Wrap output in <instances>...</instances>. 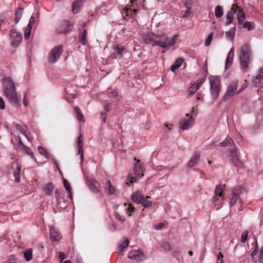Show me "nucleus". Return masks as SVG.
I'll return each mask as SVG.
<instances>
[{"label":"nucleus","mask_w":263,"mask_h":263,"mask_svg":"<svg viewBox=\"0 0 263 263\" xmlns=\"http://www.w3.org/2000/svg\"><path fill=\"white\" fill-rule=\"evenodd\" d=\"M145 44L151 45L152 46H158L165 49H169L176 43L175 37H168L165 34L158 35L153 33H148L143 37Z\"/></svg>","instance_id":"nucleus-1"},{"label":"nucleus","mask_w":263,"mask_h":263,"mask_svg":"<svg viewBox=\"0 0 263 263\" xmlns=\"http://www.w3.org/2000/svg\"><path fill=\"white\" fill-rule=\"evenodd\" d=\"M3 88L4 96L12 105L18 106L21 105V98L17 96L13 80L10 77L3 79Z\"/></svg>","instance_id":"nucleus-2"},{"label":"nucleus","mask_w":263,"mask_h":263,"mask_svg":"<svg viewBox=\"0 0 263 263\" xmlns=\"http://www.w3.org/2000/svg\"><path fill=\"white\" fill-rule=\"evenodd\" d=\"M252 51L248 44H245L241 46L239 53V61L241 68L246 70L251 62Z\"/></svg>","instance_id":"nucleus-3"},{"label":"nucleus","mask_w":263,"mask_h":263,"mask_svg":"<svg viewBox=\"0 0 263 263\" xmlns=\"http://www.w3.org/2000/svg\"><path fill=\"white\" fill-rule=\"evenodd\" d=\"M244 189L241 186H236L232 190L231 193L229 196L230 206L235 205L237 202L241 203L240 195L242 193Z\"/></svg>","instance_id":"nucleus-4"},{"label":"nucleus","mask_w":263,"mask_h":263,"mask_svg":"<svg viewBox=\"0 0 263 263\" xmlns=\"http://www.w3.org/2000/svg\"><path fill=\"white\" fill-rule=\"evenodd\" d=\"M134 160L136 161V162L135 164L134 167L135 177L132 176V174L129 175L128 176V179L132 183L136 182L137 180L141 178L144 175L143 168L141 164L140 163V160L137 159L136 158H134Z\"/></svg>","instance_id":"nucleus-5"},{"label":"nucleus","mask_w":263,"mask_h":263,"mask_svg":"<svg viewBox=\"0 0 263 263\" xmlns=\"http://www.w3.org/2000/svg\"><path fill=\"white\" fill-rule=\"evenodd\" d=\"M237 88L238 81H234L232 82L227 87L226 92L223 97V101H227L231 97L233 96L236 93L238 94L242 91V89H241L236 92Z\"/></svg>","instance_id":"nucleus-6"},{"label":"nucleus","mask_w":263,"mask_h":263,"mask_svg":"<svg viewBox=\"0 0 263 263\" xmlns=\"http://www.w3.org/2000/svg\"><path fill=\"white\" fill-rule=\"evenodd\" d=\"M63 52V46L58 45L53 48L48 55V61L51 64L55 63Z\"/></svg>","instance_id":"nucleus-7"},{"label":"nucleus","mask_w":263,"mask_h":263,"mask_svg":"<svg viewBox=\"0 0 263 263\" xmlns=\"http://www.w3.org/2000/svg\"><path fill=\"white\" fill-rule=\"evenodd\" d=\"M10 39L11 45L13 47H16L20 44L22 41V35L15 29H12L10 30Z\"/></svg>","instance_id":"nucleus-8"},{"label":"nucleus","mask_w":263,"mask_h":263,"mask_svg":"<svg viewBox=\"0 0 263 263\" xmlns=\"http://www.w3.org/2000/svg\"><path fill=\"white\" fill-rule=\"evenodd\" d=\"M194 119L193 117H189L188 114H185V117L182 118L180 122V127L183 130H187L191 128L194 124Z\"/></svg>","instance_id":"nucleus-9"},{"label":"nucleus","mask_w":263,"mask_h":263,"mask_svg":"<svg viewBox=\"0 0 263 263\" xmlns=\"http://www.w3.org/2000/svg\"><path fill=\"white\" fill-rule=\"evenodd\" d=\"M128 257L134 259L138 262L142 261L146 258L145 255L139 251H130L128 254Z\"/></svg>","instance_id":"nucleus-10"},{"label":"nucleus","mask_w":263,"mask_h":263,"mask_svg":"<svg viewBox=\"0 0 263 263\" xmlns=\"http://www.w3.org/2000/svg\"><path fill=\"white\" fill-rule=\"evenodd\" d=\"M87 184L89 189L95 193H98L101 190L100 183L95 179H89L87 181Z\"/></svg>","instance_id":"nucleus-11"},{"label":"nucleus","mask_w":263,"mask_h":263,"mask_svg":"<svg viewBox=\"0 0 263 263\" xmlns=\"http://www.w3.org/2000/svg\"><path fill=\"white\" fill-rule=\"evenodd\" d=\"M72 25L67 21H64L62 22L61 28L57 29L58 33H66L72 28Z\"/></svg>","instance_id":"nucleus-12"},{"label":"nucleus","mask_w":263,"mask_h":263,"mask_svg":"<svg viewBox=\"0 0 263 263\" xmlns=\"http://www.w3.org/2000/svg\"><path fill=\"white\" fill-rule=\"evenodd\" d=\"M206 78V76L203 78L200 79L197 81V83L193 84L189 89L188 93L191 96L193 95L197 90L200 87L203 83L204 82Z\"/></svg>","instance_id":"nucleus-13"},{"label":"nucleus","mask_w":263,"mask_h":263,"mask_svg":"<svg viewBox=\"0 0 263 263\" xmlns=\"http://www.w3.org/2000/svg\"><path fill=\"white\" fill-rule=\"evenodd\" d=\"M230 153L232 162L235 166H240L242 164V162L238 157L237 150L235 148L232 149Z\"/></svg>","instance_id":"nucleus-14"},{"label":"nucleus","mask_w":263,"mask_h":263,"mask_svg":"<svg viewBox=\"0 0 263 263\" xmlns=\"http://www.w3.org/2000/svg\"><path fill=\"white\" fill-rule=\"evenodd\" d=\"M18 143L17 145L18 148L21 150L24 153L27 154L28 155L31 156V158L35 159L34 157L33 156V153L32 151L27 146H25L22 142L21 138L18 137Z\"/></svg>","instance_id":"nucleus-15"},{"label":"nucleus","mask_w":263,"mask_h":263,"mask_svg":"<svg viewBox=\"0 0 263 263\" xmlns=\"http://www.w3.org/2000/svg\"><path fill=\"white\" fill-rule=\"evenodd\" d=\"M211 88L220 87V79L218 76H210L209 77Z\"/></svg>","instance_id":"nucleus-16"},{"label":"nucleus","mask_w":263,"mask_h":263,"mask_svg":"<svg viewBox=\"0 0 263 263\" xmlns=\"http://www.w3.org/2000/svg\"><path fill=\"white\" fill-rule=\"evenodd\" d=\"M50 238L53 241H60L62 238V236L59 231L53 227H50Z\"/></svg>","instance_id":"nucleus-17"},{"label":"nucleus","mask_w":263,"mask_h":263,"mask_svg":"<svg viewBox=\"0 0 263 263\" xmlns=\"http://www.w3.org/2000/svg\"><path fill=\"white\" fill-rule=\"evenodd\" d=\"M225 187V185L219 184L216 186L214 193L215 196L213 197V200L214 202H216L218 200L217 196L221 197L222 195V192Z\"/></svg>","instance_id":"nucleus-18"},{"label":"nucleus","mask_w":263,"mask_h":263,"mask_svg":"<svg viewBox=\"0 0 263 263\" xmlns=\"http://www.w3.org/2000/svg\"><path fill=\"white\" fill-rule=\"evenodd\" d=\"M85 0H76L72 5L71 11L74 14H77L79 12L81 8L82 7V4Z\"/></svg>","instance_id":"nucleus-19"},{"label":"nucleus","mask_w":263,"mask_h":263,"mask_svg":"<svg viewBox=\"0 0 263 263\" xmlns=\"http://www.w3.org/2000/svg\"><path fill=\"white\" fill-rule=\"evenodd\" d=\"M234 55V48H232L228 53L226 61V69H228L231 66L232 64Z\"/></svg>","instance_id":"nucleus-20"},{"label":"nucleus","mask_w":263,"mask_h":263,"mask_svg":"<svg viewBox=\"0 0 263 263\" xmlns=\"http://www.w3.org/2000/svg\"><path fill=\"white\" fill-rule=\"evenodd\" d=\"M82 136L81 134L79 137L77 138V145L78 148V154L81 155V161L83 162L84 160V156L83 151V149L82 148L83 145V142L82 139Z\"/></svg>","instance_id":"nucleus-21"},{"label":"nucleus","mask_w":263,"mask_h":263,"mask_svg":"<svg viewBox=\"0 0 263 263\" xmlns=\"http://www.w3.org/2000/svg\"><path fill=\"white\" fill-rule=\"evenodd\" d=\"M87 32L86 29L80 31L79 34V41L83 46L87 44Z\"/></svg>","instance_id":"nucleus-22"},{"label":"nucleus","mask_w":263,"mask_h":263,"mask_svg":"<svg viewBox=\"0 0 263 263\" xmlns=\"http://www.w3.org/2000/svg\"><path fill=\"white\" fill-rule=\"evenodd\" d=\"M200 158V154L198 152H196L195 154L191 158L190 160L187 163V166L190 167H192L196 165L199 159Z\"/></svg>","instance_id":"nucleus-23"},{"label":"nucleus","mask_w":263,"mask_h":263,"mask_svg":"<svg viewBox=\"0 0 263 263\" xmlns=\"http://www.w3.org/2000/svg\"><path fill=\"white\" fill-rule=\"evenodd\" d=\"M144 197L141 193L136 192L132 195V200L136 203L140 204Z\"/></svg>","instance_id":"nucleus-24"},{"label":"nucleus","mask_w":263,"mask_h":263,"mask_svg":"<svg viewBox=\"0 0 263 263\" xmlns=\"http://www.w3.org/2000/svg\"><path fill=\"white\" fill-rule=\"evenodd\" d=\"M53 189V184L52 183L49 182L46 184L44 187V192L46 195L49 196L52 194Z\"/></svg>","instance_id":"nucleus-25"},{"label":"nucleus","mask_w":263,"mask_h":263,"mask_svg":"<svg viewBox=\"0 0 263 263\" xmlns=\"http://www.w3.org/2000/svg\"><path fill=\"white\" fill-rule=\"evenodd\" d=\"M220 91V87L210 88L211 95L213 100H215L218 98Z\"/></svg>","instance_id":"nucleus-26"},{"label":"nucleus","mask_w":263,"mask_h":263,"mask_svg":"<svg viewBox=\"0 0 263 263\" xmlns=\"http://www.w3.org/2000/svg\"><path fill=\"white\" fill-rule=\"evenodd\" d=\"M183 62V60L182 59H177L171 66V70L173 72H175L177 68L181 66Z\"/></svg>","instance_id":"nucleus-27"},{"label":"nucleus","mask_w":263,"mask_h":263,"mask_svg":"<svg viewBox=\"0 0 263 263\" xmlns=\"http://www.w3.org/2000/svg\"><path fill=\"white\" fill-rule=\"evenodd\" d=\"M129 240L128 239H125L119 247V253L121 255H123L124 252V249L128 246Z\"/></svg>","instance_id":"nucleus-28"},{"label":"nucleus","mask_w":263,"mask_h":263,"mask_svg":"<svg viewBox=\"0 0 263 263\" xmlns=\"http://www.w3.org/2000/svg\"><path fill=\"white\" fill-rule=\"evenodd\" d=\"M235 32L236 27H233L231 28L229 31L226 33V36L228 39L233 41L234 38Z\"/></svg>","instance_id":"nucleus-29"},{"label":"nucleus","mask_w":263,"mask_h":263,"mask_svg":"<svg viewBox=\"0 0 263 263\" xmlns=\"http://www.w3.org/2000/svg\"><path fill=\"white\" fill-rule=\"evenodd\" d=\"M105 190H107L110 195L114 194L116 192V189L114 187L109 180L107 181L105 184Z\"/></svg>","instance_id":"nucleus-30"},{"label":"nucleus","mask_w":263,"mask_h":263,"mask_svg":"<svg viewBox=\"0 0 263 263\" xmlns=\"http://www.w3.org/2000/svg\"><path fill=\"white\" fill-rule=\"evenodd\" d=\"M151 198L149 196H146L145 198L144 197L140 204H141L144 208H148L152 205V202L149 201Z\"/></svg>","instance_id":"nucleus-31"},{"label":"nucleus","mask_w":263,"mask_h":263,"mask_svg":"<svg viewBox=\"0 0 263 263\" xmlns=\"http://www.w3.org/2000/svg\"><path fill=\"white\" fill-rule=\"evenodd\" d=\"M74 110L76 113L77 114V119L79 121H81L82 122H84L85 121L84 119V116L82 114L80 108L78 106H76L74 108Z\"/></svg>","instance_id":"nucleus-32"},{"label":"nucleus","mask_w":263,"mask_h":263,"mask_svg":"<svg viewBox=\"0 0 263 263\" xmlns=\"http://www.w3.org/2000/svg\"><path fill=\"white\" fill-rule=\"evenodd\" d=\"M21 165L18 164H16V169L14 172V176L15 177V180L16 182H20V174L21 172Z\"/></svg>","instance_id":"nucleus-33"},{"label":"nucleus","mask_w":263,"mask_h":263,"mask_svg":"<svg viewBox=\"0 0 263 263\" xmlns=\"http://www.w3.org/2000/svg\"><path fill=\"white\" fill-rule=\"evenodd\" d=\"M23 9L21 8H18L15 10V22L17 23L22 17Z\"/></svg>","instance_id":"nucleus-34"},{"label":"nucleus","mask_w":263,"mask_h":263,"mask_svg":"<svg viewBox=\"0 0 263 263\" xmlns=\"http://www.w3.org/2000/svg\"><path fill=\"white\" fill-rule=\"evenodd\" d=\"M234 144L233 140L229 137H227L225 140V141L220 142L219 145L221 146H227L228 145H232Z\"/></svg>","instance_id":"nucleus-35"},{"label":"nucleus","mask_w":263,"mask_h":263,"mask_svg":"<svg viewBox=\"0 0 263 263\" xmlns=\"http://www.w3.org/2000/svg\"><path fill=\"white\" fill-rule=\"evenodd\" d=\"M263 77V67L260 68L258 74L255 77L253 80L254 83H257L261 82L262 78Z\"/></svg>","instance_id":"nucleus-36"},{"label":"nucleus","mask_w":263,"mask_h":263,"mask_svg":"<svg viewBox=\"0 0 263 263\" xmlns=\"http://www.w3.org/2000/svg\"><path fill=\"white\" fill-rule=\"evenodd\" d=\"M245 18L246 16L245 13L241 10H239L237 13V20L238 24L242 23Z\"/></svg>","instance_id":"nucleus-37"},{"label":"nucleus","mask_w":263,"mask_h":263,"mask_svg":"<svg viewBox=\"0 0 263 263\" xmlns=\"http://www.w3.org/2000/svg\"><path fill=\"white\" fill-rule=\"evenodd\" d=\"M215 16L217 18H219L222 17L223 15V9L222 7L220 6H217L215 8Z\"/></svg>","instance_id":"nucleus-38"},{"label":"nucleus","mask_w":263,"mask_h":263,"mask_svg":"<svg viewBox=\"0 0 263 263\" xmlns=\"http://www.w3.org/2000/svg\"><path fill=\"white\" fill-rule=\"evenodd\" d=\"M24 256L26 261L30 260L32 258V249L26 250L24 252Z\"/></svg>","instance_id":"nucleus-39"},{"label":"nucleus","mask_w":263,"mask_h":263,"mask_svg":"<svg viewBox=\"0 0 263 263\" xmlns=\"http://www.w3.org/2000/svg\"><path fill=\"white\" fill-rule=\"evenodd\" d=\"M160 245L161 247L166 251H171L172 250L171 245L166 241L161 242Z\"/></svg>","instance_id":"nucleus-40"},{"label":"nucleus","mask_w":263,"mask_h":263,"mask_svg":"<svg viewBox=\"0 0 263 263\" xmlns=\"http://www.w3.org/2000/svg\"><path fill=\"white\" fill-rule=\"evenodd\" d=\"M243 27L249 31L252 30L254 29V23L252 22H246L243 25Z\"/></svg>","instance_id":"nucleus-41"},{"label":"nucleus","mask_w":263,"mask_h":263,"mask_svg":"<svg viewBox=\"0 0 263 263\" xmlns=\"http://www.w3.org/2000/svg\"><path fill=\"white\" fill-rule=\"evenodd\" d=\"M55 197L57 201V203L60 204L62 202H64L63 195L61 193L58 192L57 191L55 192Z\"/></svg>","instance_id":"nucleus-42"},{"label":"nucleus","mask_w":263,"mask_h":263,"mask_svg":"<svg viewBox=\"0 0 263 263\" xmlns=\"http://www.w3.org/2000/svg\"><path fill=\"white\" fill-rule=\"evenodd\" d=\"M31 29L32 27L28 26H27V27L24 29V37L25 40H28L30 37Z\"/></svg>","instance_id":"nucleus-43"},{"label":"nucleus","mask_w":263,"mask_h":263,"mask_svg":"<svg viewBox=\"0 0 263 263\" xmlns=\"http://www.w3.org/2000/svg\"><path fill=\"white\" fill-rule=\"evenodd\" d=\"M137 12V10L134 9L132 10L131 9L125 8L123 9L122 13H125L127 16L128 15H133V14H135Z\"/></svg>","instance_id":"nucleus-44"},{"label":"nucleus","mask_w":263,"mask_h":263,"mask_svg":"<svg viewBox=\"0 0 263 263\" xmlns=\"http://www.w3.org/2000/svg\"><path fill=\"white\" fill-rule=\"evenodd\" d=\"M227 22H226V25L228 26L231 24L234 18V15L232 14V12H228L226 15Z\"/></svg>","instance_id":"nucleus-45"},{"label":"nucleus","mask_w":263,"mask_h":263,"mask_svg":"<svg viewBox=\"0 0 263 263\" xmlns=\"http://www.w3.org/2000/svg\"><path fill=\"white\" fill-rule=\"evenodd\" d=\"M115 50L117 53L119 55H121L124 50V47L123 45L121 44L117 45L116 47H115Z\"/></svg>","instance_id":"nucleus-46"},{"label":"nucleus","mask_w":263,"mask_h":263,"mask_svg":"<svg viewBox=\"0 0 263 263\" xmlns=\"http://www.w3.org/2000/svg\"><path fill=\"white\" fill-rule=\"evenodd\" d=\"M38 152L40 154L44 156H45L46 158L48 159V154L46 152V150L41 146H39L37 148Z\"/></svg>","instance_id":"nucleus-47"},{"label":"nucleus","mask_w":263,"mask_h":263,"mask_svg":"<svg viewBox=\"0 0 263 263\" xmlns=\"http://www.w3.org/2000/svg\"><path fill=\"white\" fill-rule=\"evenodd\" d=\"M15 127L17 130H18L23 135H24L28 139V141H29V138L27 137V135L26 134L25 129L21 126V125L18 124H15Z\"/></svg>","instance_id":"nucleus-48"},{"label":"nucleus","mask_w":263,"mask_h":263,"mask_svg":"<svg viewBox=\"0 0 263 263\" xmlns=\"http://www.w3.org/2000/svg\"><path fill=\"white\" fill-rule=\"evenodd\" d=\"M213 33H211L209 34V35L208 36V37L204 42V45L205 46H209L211 44V43L213 39Z\"/></svg>","instance_id":"nucleus-49"},{"label":"nucleus","mask_w":263,"mask_h":263,"mask_svg":"<svg viewBox=\"0 0 263 263\" xmlns=\"http://www.w3.org/2000/svg\"><path fill=\"white\" fill-rule=\"evenodd\" d=\"M248 232L247 231H245L242 232L241 235V242L242 243L245 242L248 238Z\"/></svg>","instance_id":"nucleus-50"},{"label":"nucleus","mask_w":263,"mask_h":263,"mask_svg":"<svg viewBox=\"0 0 263 263\" xmlns=\"http://www.w3.org/2000/svg\"><path fill=\"white\" fill-rule=\"evenodd\" d=\"M108 93L111 94L113 97H115L117 99L120 98V96L118 94V91L115 90L108 89Z\"/></svg>","instance_id":"nucleus-51"},{"label":"nucleus","mask_w":263,"mask_h":263,"mask_svg":"<svg viewBox=\"0 0 263 263\" xmlns=\"http://www.w3.org/2000/svg\"><path fill=\"white\" fill-rule=\"evenodd\" d=\"M135 211V208L132 204H128V208L127 209V213H128V216H131V213Z\"/></svg>","instance_id":"nucleus-52"},{"label":"nucleus","mask_w":263,"mask_h":263,"mask_svg":"<svg viewBox=\"0 0 263 263\" xmlns=\"http://www.w3.org/2000/svg\"><path fill=\"white\" fill-rule=\"evenodd\" d=\"M63 185L65 189L67 191H69L71 190L70 185L69 183L65 179L63 180Z\"/></svg>","instance_id":"nucleus-53"},{"label":"nucleus","mask_w":263,"mask_h":263,"mask_svg":"<svg viewBox=\"0 0 263 263\" xmlns=\"http://www.w3.org/2000/svg\"><path fill=\"white\" fill-rule=\"evenodd\" d=\"M16 258L13 255H11L8 259L7 263H16Z\"/></svg>","instance_id":"nucleus-54"},{"label":"nucleus","mask_w":263,"mask_h":263,"mask_svg":"<svg viewBox=\"0 0 263 263\" xmlns=\"http://www.w3.org/2000/svg\"><path fill=\"white\" fill-rule=\"evenodd\" d=\"M34 23H35V17L32 15L29 20V23L27 26H28L29 27H31L32 28V26L34 24Z\"/></svg>","instance_id":"nucleus-55"},{"label":"nucleus","mask_w":263,"mask_h":263,"mask_svg":"<svg viewBox=\"0 0 263 263\" xmlns=\"http://www.w3.org/2000/svg\"><path fill=\"white\" fill-rule=\"evenodd\" d=\"M237 8H238V7H237V5L233 4V5H232L231 10L229 11L228 12H232V14L234 15L235 13H236Z\"/></svg>","instance_id":"nucleus-56"},{"label":"nucleus","mask_w":263,"mask_h":263,"mask_svg":"<svg viewBox=\"0 0 263 263\" xmlns=\"http://www.w3.org/2000/svg\"><path fill=\"white\" fill-rule=\"evenodd\" d=\"M173 256L179 261L182 259V257L180 256V252L179 251H175L173 253Z\"/></svg>","instance_id":"nucleus-57"},{"label":"nucleus","mask_w":263,"mask_h":263,"mask_svg":"<svg viewBox=\"0 0 263 263\" xmlns=\"http://www.w3.org/2000/svg\"><path fill=\"white\" fill-rule=\"evenodd\" d=\"M115 215V216L116 217V218L117 219H118V220L119 221H124L125 220V219L122 217L119 214H118V213L116 212L114 214Z\"/></svg>","instance_id":"nucleus-58"},{"label":"nucleus","mask_w":263,"mask_h":263,"mask_svg":"<svg viewBox=\"0 0 263 263\" xmlns=\"http://www.w3.org/2000/svg\"><path fill=\"white\" fill-rule=\"evenodd\" d=\"M5 108V102L3 98L0 97V109H4Z\"/></svg>","instance_id":"nucleus-59"},{"label":"nucleus","mask_w":263,"mask_h":263,"mask_svg":"<svg viewBox=\"0 0 263 263\" xmlns=\"http://www.w3.org/2000/svg\"><path fill=\"white\" fill-rule=\"evenodd\" d=\"M106 112H101L100 114L101 118L102 120V121L103 123H105L106 122Z\"/></svg>","instance_id":"nucleus-60"},{"label":"nucleus","mask_w":263,"mask_h":263,"mask_svg":"<svg viewBox=\"0 0 263 263\" xmlns=\"http://www.w3.org/2000/svg\"><path fill=\"white\" fill-rule=\"evenodd\" d=\"M259 259L260 261H262L263 263V246L261 248L260 251L259 253Z\"/></svg>","instance_id":"nucleus-61"},{"label":"nucleus","mask_w":263,"mask_h":263,"mask_svg":"<svg viewBox=\"0 0 263 263\" xmlns=\"http://www.w3.org/2000/svg\"><path fill=\"white\" fill-rule=\"evenodd\" d=\"M164 226V224L163 223H159L158 224L155 225V228L157 230H160Z\"/></svg>","instance_id":"nucleus-62"},{"label":"nucleus","mask_w":263,"mask_h":263,"mask_svg":"<svg viewBox=\"0 0 263 263\" xmlns=\"http://www.w3.org/2000/svg\"><path fill=\"white\" fill-rule=\"evenodd\" d=\"M190 13V9L189 8H187V10L185 11L184 14L183 15V17H187L189 15Z\"/></svg>","instance_id":"nucleus-63"},{"label":"nucleus","mask_w":263,"mask_h":263,"mask_svg":"<svg viewBox=\"0 0 263 263\" xmlns=\"http://www.w3.org/2000/svg\"><path fill=\"white\" fill-rule=\"evenodd\" d=\"M59 258L61 259V260H64V259L65 258V254L62 252H59Z\"/></svg>","instance_id":"nucleus-64"}]
</instances>
